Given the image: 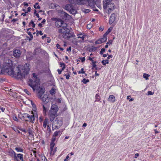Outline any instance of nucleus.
<instances>
[{
	"instance_id": "nucleus-60",
	"label": "nucleus",
	"mask_w": 161,
	"mask_h": 161,
	"mask_svg": "<svg viewBox=\"0 0 161 161\" xmlns=\"http://www.w3.org/2000/svg\"><path fill=\"white\" fill-rule=\"evenodd\" d=\"M13 119L15 121H18V119L16 116H14Z\"/></svg>"
},
{
	"instance_id": "nucleus-14",
	"label": "nucleus",
	"mask_w": 161,
	"mask_h": 161,
	"mask_svg": "<svg viewBox=\"0 0 161 161\" xmlns=\"http://www.w3.org/2000/svg\"><path fill=\"white\" fill-rule=\"evenodd\" d=\"M41 100L44 103V104L47 103L48 101V97L46 95H44L43 97H41Z\"/></svg>"
},
{
	"instance_id": "nucleus-45",
	"label": "nucleus",
	"mask_w": 161,
	"mask_h": 161,
	"mask_svg": "<svg viewBox=\"0 0 161 161\" xmlns=\"http://www.w3.org/2000/svg\"><path fill=\"white\" fill-rule=\"evenodd\" d=\"M55 145V144L54 143H53L51 142L50 144V148H54V147Z\"/></svg>"
},
{
	"instance_id": "nucleus-27",
	"label": "nucleus",
	"mask_w": 161,
	"mask_h": 161,
	"mask_svg": "<svg viewBox=\"0 0 161 161\" xmlns=\"http://www.w3.org/2000/svg\"><path fill=\"white\" fill-rule=\"evenodd\" d=\"M15 150L17 152H23V149L22 148L20 147H16L15 148Z\"/></svg>"
},
{
	"instance_id": "nucleus-12",
	"label": "nucleus",
	"mask_w": 161,
	"mask_h": 161,
	"mask_svg": "<svg viewBox=\"0 0 161 161\" xmlns=\"http://www.w3.org/2000/svg\"><path fill=\"white\" fill-rule=\"evenodd\" d=\"M56 116L57 114L50 112H49V117L50 120L51 121H53Z\"/></svg>"
},
{
	"instance_id": "nucleus-6",
	"label": "nucleus",
	"mask_w": 161,
	"mask_h": 161,
	"mask_svg": "<svg viewBox=\"0 0 161 161\" xmlns=\"http://www.w3.org/2000/svg\"><path fill=\"white\" fill-rule=\"evenodd\" d=\"M21 53V51L19 49H14L13 51V55L16 58H19Z\"/></svg>"
},
{
	"instance_id": "nucleus-63",
	"label": "nucleus",
	"mask_w": 161,
	"mask_h": 161,
	"mask_svg": "<svg viewBox=\"0 0 161 161\" xmlns=\"http://www.w3.org/2000/svg\"><path fill=\"white\" fill-rule=\"evenodd\" d=\"M85 60V58L83 57L81 58V61L82 62H84Z\"/></svg>"
},
{
	"instance_id": "nucleus-7",
	"label": "nucleus",
	"mask_w": 161,
	"mask_h": 161,
	"mask_svg": "<svg viewBox=\"0 0 161 161\" xmlns=\"http://www.w3.org/2000/svg\"><path fill=\"white\" fill-rule=\"evenodd\" d=\"M7 153H8V155L11 157H14V158H15V159L16 158L17 153L12 149L10 148V149L7 151Z\"/></svg>"
},
{
	"instance_id": "nucleus-40",
	"label": "nucleus",
	"mask_w": 161,
	"mask_h": 161,
	"mask_svg": "<svg viewBox=\"0 0 161 161\" xmlns=\"http://www.w3.org/2000/svg\"><path fill=\"white\" fill-rule=\"evenodd\" d=\"M56 47L58 49H60L61 51L64 50L63 48L61 47L60 45L58 44H57Z\"/></svg>"
},
{
	"instance_id": "nucleus-32",
	"label": "nucleus",
	"mask_w": 161,
	"mask_h": 161,
	"mask_svg": "<svg viewBox=\"0 0 161 161\" xmlns=\"http://www.w3.org/2000/svg\"><path fill=\"white\" fill-rule=\"evenodd\" d=\"M29 26H31L33 28H35L36 25L33 20H31L29 24Z\"/></svg>"
},
{
	"instance_id": "nucleus-62",
	"label": "nucleus",
	"mask_w": 161,
	"mask_h": 161,
	"mask_svg": "<svg viewBox=\"0 0 161 161\" xmlns=\"http://www.w3.org/2000/svg\"><path fill=\"white\" fill-rule=\"evenodd\" d=\"M18 20V19L14 18V19H13L11 20V22H15L16 21H17Z\"/></svg>"
},
{
	"instance_id": "nucleus-30",
	"label": "nucleus",
	"mask_w": 161,
	"mask_h": 161,
	"mask_svg": "<svg viewBox=\"0 0 161 161\" xmlns=\"http://www.w3.org/2000/svg\"><path fill=\"white\" fill-rule=\"evenodd\" d=\"M78 74H84L86 75H87V74L85 73V71H84V69L83 68H81L80 71H78Z\"/></svg>"
},
{
	"instance_id": "nucleus-29",
	"label": "nucleus",
	"mask_w": 161,
	"mask_h": 161,
	"mask_svg": "<svg viewBox=\"0 0 161 161\" xmlns=\"http://www.w3.org/2000/svg\"><path fill=\"white\" fill-rule=\"evenodd\" d=\"M56 90L54 88L52 87L51 89L49 91V92L51 94L53 95L55 94V92Z\"/></svg>"
},
{
	"instance_id": "nucleus-54",
	"label": "nucleus",
	"mask_w": 161,
	"mask_h": 161,
	"mask_svg": "<svg viewBox=\"0 0 161 161\" xmlns=\"http://www.w3.org/2000/svg\"><path fill=\"white\" fill-rule=\"evenodd\" d=\"M32 151L33 152V153H34V155L35 157L36 158L37 157H36V151L34 150H32Z\"/></svg>"
},
{
	"instance_id": "nucleus-2",
	"label": "nucleus",
	"mask_w": 161,
	"mask_h": 161,
	"mask_svg": "<svg viewBox=\"0 0 161 161\" xmlns=\"http://www.w3.org/2000/svg\"><path fill=\"white\" fill-rule=\"evenodd\" d=\"M63 124V121L61 117H57L55 120L54 123L52 125V129L54 130L58 128Z\"/></svg>"
},
{
	"instance_id": "nucleus-31",
	"label": "nucleus",
	"mask_w": 161,
	"mask_h": 161,
	"mask_svg": "<svg viewBox=\"0 0 161 161\" xmlns=\"http://www.w3.org/2000/svg\"><path fill=\"white\" fill-rule=\"evenodd\" d=\"M102 63L103 65H105L106 64H108L109 63V60L108 59L103 60L102 61Z\"/></svg>"
},
{
	"instance_id": "nucleus-51",
	"label": "nucleus",
	"mask_w": 161,
	"mask_h": 161,
	"mask_svg": "<svg viewBox=\"0 0 161 161\" xmlns=\"http://www.w3.org/2000/svg\"><path fill=\"white\" fill-rule=\"evenodd\" d=\"M54 149V148H52V149H51V148H50V153L51 155L52 156V153H53V151Z\"/></svg>"
},
{
	"instance_id": "nucleus-16",
	"label": "nucleus",
	"mask_w": 161,
	"mask_h": 161,
	"mask_svg": "<svg viewBox=\"0 0 161 161\" xmlns=\"http://www.w3.org/2000/svg\"><path fill=\"white\" fill-rule=\"evenodd\" d=\"M49 122L48 119L46 118L43 122V126L44 128H46L48 125Z\"/></svg>"
},
{
	"instance_id": "nucleus-4",
	"label": "nucleus",
	"mask_w": 161,
	"mask_h": 161,
	"mask_svg": "<svg viewBox=\"0 0 161 161\" xmlns=\"http://www.w3.org/2000/svg\"><path fill=\"white\" fill-rule=\"evenodd\" d=\"M32 115H29V114L27 113L24 114V116L25 117V118H27L28 119V120H26L25 119V121H29L30 122L34 123L35 122V114H34V113L32 112Z\"/></svg>"
},
{
	"instance_id": "nucleus-55",
	"label": "nucleus",
	"mask_w": 161,
	"mask_h": 161,
	"mask_svg": "<svg viewBox=\"0 0 161 161\" xmlns=\"http://www.w3.org/2000/svg\"><path fill=\"white\" fill-rule=\"evenodd\" d=\"M55 140H56V138L55 137H53L52 138L51 142H53V143H54V142L55 141Z\"/></svg>"
},
{
	"instance_id": "nucleus-58",
	"label": "nucleus",
	"mask_w": 161,
	"mask_h": 161,
	"mask_svg": "<svg viewBox=\"0 0 161 161\" xmlns=\"http://www.w3.org/2000/svg\"><path fill=\"white\" fill-rule=\"evenodd\" d=\"M31 10V8L30 7H29L27 8V10L26 11V13H28L29 12H30Z\"/></svg>"
},
{
	"instance_id": "nucleus-21",
	"label": "nucleus",
	"mask_w": 161,
	"mask_h": 161,
	"mask_svg": "<svg viewBox=\"0 0 161 161\" xmlns=\"http://www.w3.org/2000/svg\"><path fill=\"white\" fill-rule=\"evenodd\" d=\"M33 108H32L33 110L31 111V113L32 114V112L34 113V114H35V116H37V112L36 111L37 109L36 106L34 107V106L33 105Z\"/></svg>"
},
{
	"instance_id": "nucleus-52",
	"label": "nucleus",
	"mask_w": 161,
	"mask_h": 161,
	"mask_svg": "<svg viewBox=\"0 0 161 161\" xmlns=\"http://www.w3.org/2000/svg\"><path fill=\"white\" fill-rule=\"evenodd\" d=\"M57 147H56L54 148L53 151V153H52V156H53L55 154V153L57 151Z\"/></svg>"
},
{
	"instance_id": "nucleus-41",
	"label": "nucleus",
	"mask_w": 161,
	"mask_h": 161,
	"mask_svg": "<svg viewBox=\"0 0 161 161\" xmlns=\"http://www.w3.org/2000/svg\"><path fill=\"white\" fill-rule=\"evenodd\" d=\"M18 129H19V130L21 131H22L25 133H26L27 131L25 129H22L21 127H18Z\"/></svg>"
},
{
	"instance_id": "nucleus-33",
	"label": "nucleus",
	"mask_w": 161,
	"mask_h": 161,
	"mask_svg": "<svg viewBox=\"0 0 161 161\" xmlns=\"http://www.w3.org/2000/svg\"><path fill=\"white\" fill-rule=\"evenodd\" d=\"M60 67L62 68V70H64L65 68V64L64 63H60Z\"/></svg>"
},
{
	"instance_id": "nucleus-42",
	"label": "nucleus",
	"mask_w": 161,
	"mask_h": 161,
	"mask_svg": "<svg viewBox=\"0 0 161 161\" xmlns=\"http://www.w3.org/2000/svg\"><path fill=\"white\" fill-rule=\"evenodd\" d=\"M36 35L37 36H38L39 34L40 35H43V33H42L41 31H39L38 30H36Z\"/></svg>"
},
{
	"instance_id": "nucleus-23",
	"label": "nucleus",
	"mask_w": 161,
	"mask_h": 161,
	"mask_svg": "<svg viewBox=\"0 0 161 161\" xmlns=\"http://www.w3.org/2000/svg\"><path fill=\"white\" fill-rule=\"evenodd\" d=\"M95 97L96 99L95 102H99L101 99L100 97L99 96V94L98 93L96 94Z\"/></svg>"
},
{
	"instance_id": "nucleus-8",
	"label": "nucleus",
	"mask_w": 161,
	"mask_h": 161,
	"mask_svg": "<svg viewBox=\"0 0 161 161\" xmlns=\"http://www.w3.org/2000/svg\"><path fill=\"white\" fill-rule=\"evenodd\" d=\"M58 110V106L56 104H53L51 107V110L50 112L57 114Z\"/></svg>"
},
{
	"instance_id": "nucleus-39",
	"label": "nucleus",
	"mask_w": 161,
	"mask_h": 161,
	"mask_svg": "<svg viewBox=\"0 0 161 161\" xmlns=\"http://www.w3.org/2000/svg\"><path fill=\"white\" fill-rule=\"evenodd\" d=\"M42 161H47L46 157L44 155H42L41 157Z\"/></svg>"
},
{
	"instance_id": "nucleus-22",
	"label": "nucleus",
	"mask_w": 161,
	"mask_h": 161,
	"mask_svg": "<svg viewBox=\"0 0 161 161\" xmlns=\"http://www.w3.org/2000/svg\"><path fill=\"white\" fill-rule=\"evenodd\" d=\"M69 12L71 14H74L76 13L77 11L75 8H74L73 7V6L71 8V9H70Z\"/></svg>"
},
{
	"instance_id": "nucleus-26",
	"label": "nucleus",
	"mask_w": 161,
	"mask_h": 161,
	"mask_svg": "<svg viewBox=\"0 0 161 161\" xmlns=\"http://www.w3.org/2000/svg\"><path fill=\"white\" fill-rule=\"evenodd\" d=\"M24 114H21V113L19 114H18V117L21 120H25V117L24 116Z\"/></svg>"
},
{
	"instance_id": "nucleus-24",
	"label": "nucleus",
	"mask_w": 161,
	"mask_h": 161,
	"mask_svg": "<svg viewBox=\"0 0 161 161\" xmlns=\"http://www.w3.org/2000/svg\"><path fill=\"white\" fill-rule=\"evenodd\" d=\"M61 135V133L60 131H56L54 132L53 136V137H55L58 136V135H59V136H60Z\"/></svg>"
},
{
	"instance_id": "nucleus-48",
	"label": "nucleus",
	"mask_w": 161,
	"mask_h": 161,
	"mask_svg": "<svg viewBox=\"0 0 161 161\" xmlns=\"http://www.w3.org/2000/svg\"><path fill=\"white\" fill-rule=\"evenodd\" d=\"M105 51V49L104 48H103L101 49V51H100V54L101 55H102L103 54V52H104Z\"/></svg>"
},
{
	"instance_id": "nucleus-53",
	"label": "nucleus",
	"mask_w": 161,
	"mask_h": 161,
	"mask_svg": "<svg viewBox=\"0 0 161 161\" xmlns=\"http://www.w3.org/2000/svg\"><path fill=\"white\" fill-rule=\"evenodd\" d=\"M24 92L28 95H30L31 94V93H30V92L29 91H28V90L26 89H25Z\"/></svg>"
},
{
	"instance_id": "nucleus-5",
	"label": "nucleus",
	"mask_w": 161,
	"mask_h": 161,
	"mask_svg": "<svg viewBox=\"0 0 161 161\" xmlns=\"http://www.w3.org/2000/svg\"><path fill=\"white\" fill-rule=\"evenodd\" d=\"M107 4L106 6L103 5V7L104 9H106L108 8V13L109 14L114 9V4L113 3H110Z\"/></svg>"
},
{
	"instance_id": "nucleus-44",
	"label": "nucleus",
	"mask_w": 161,
	"mask_h": 161,
	"mask_svg": "<svg viewBox=\"0 0 161 161\" xmlns=\"http://www.w3.org/2000/svg\"><path fill=\"white\" fill-rule=\"evenodd\" d=\"M102 43V42L100 39H99L98 40L96 41L95 42V43L96 44H100Z\"/></svg>"
},
{
	"instance_id": "nucleus-49",
	"label": "nucleus",
	"mask_w": 161,
	"mask_h": 161,
	"mask_svg": "<svg viewBox=\"0 0 161 161\" xmlns=\"http://www.w3.org/2000/svg\"><path fill=\"white\" fill-rule=\"evenodd\" d=\"M92 69H93L94 68H95L96 70H97V65L96 64H92Z\"/></svg>"
},
{
	"instance_id": "nucleus-36",
	"label": "nucleus",
	"mask_w": 161,
	"mask_h": 161,
	"mask_svg": "<svg viewBox=\"0 0 161 161\" xmlns=\"http://www.w3.org/2000/svg\"><path fill=\"white\" fill-rule=\"evenodd\" d=\"M97 50V47H95L93 46H92L90 49V51H95Z\"/></svg>"
},
{
	"instance_id": "nucleus-56",
	"label": "nucleus",
	"mask_w": 161,
	"mask_h": 161,
	"mask_svg": "<svg viewBox=\"0 0 161 161\" xmlns=\"http://www.w3.org/2000/svg\"><path fill=\"white\" fill-rule=\"evenodd\" d=\"M67 51L68 52H71V47H69L67 49Z\"/></svg>"
},
{
	"instance_id": "nucleus-13",
	"label": "nucleus",
	"mask_w": 161,
	"mask_h": 161,
	"mask_svg": "<svg viewBox=\"0 0 161 161\" xmlns=\"http://www.w3.org/2000/svg\"><path fill=\"white\" fill-rule=\"evenodd\" d=\"M77 36H78L77 37L78 39L81 38L83 41H84L85 38V36H86L84 33L82 34L81 32L77 34Z\"/></svg>"
},
{
	"instance_id": "nucleus-1",
	"label": "nucleus",
	"mask_w": 161,
	"mask_h": 161,
	"mask_svg": "<svg viewBox=\"0 0 161 161\" xmlns=\"http://www.w3.org/2000/svg\"><path fill=\"white\" fill-rule=\"evenodd\" d=\"M55 25L57 28L62 27L58 30V32L63 34V36L65 39H68L70 38L72 36L70 33V30L67 27V24L60 19H55Z\"/></svg>"
},
{
	"instance_id": "nucleus-50",
	"label": "nucleus",
	"mask_w": 161,
	"mask_h": 161,
	"mask_svg": "<svg viewBox=\"0 0 161 161\" xmlns=\"http://www.w3.org/2000/svg\"><path fill=\"white\" fill-rule=\"evenodd\" d=\"M39 120L40 122H42L43 120V117L42 116L40 117L39 118Z\"/></svg>"
},
{
	"instance_id": "nucleus-20",
	"label": "nucleus",
	"mask_w": 161,
	"mask_h": 161,
	"mask_svg": "<svg viewBox=\"0 0 161 161\" xmlns=\"http://www.w3.org/2000/svg\"><path fill=\"white\" fill-rule=\"evenodd\" d=\"M73 6L71 4H67L65 6V9L66 10L69 11L70 9H71V8Z\"/></svg>"
},
{
	"instance_id": "nucleus-59",
	"label": "nucleus",
	"mask_w": 161,
	"mask_h": 161,
	"mask_svg": "<svg viewBox=\"0 0 161 161\" xmlns=\"http://www.w3.org/2000/svg\"><path fill=\"white\" fill-rule=\"evenodd\" d=\"M107 55H108V57H107V58L108 59H109L110 58H112L113 57V56L111 54L108 55V54H107Z\"/></svg>"
},
{
	"instance_id": "nucleus-35",
	"label": "nucleus",
	"mask_w": 161,
	"mask_h": 161,
	"mask_svg": "<svg viewBox=\"0 0 161 161\" xmlns=\"http://www.w3.org/2000/svg\"><path fill=\"white\" fill-rule=\"evenodd\" d=\"M82 82L84 84H86L87 83L89 82V80L88 79H86V78H83V80H82Z\"/></svg>"
},
{
	"instance_id": "nucleus-9",
	"label": "nucleus",
	"mask_w": 161,
	"mask_h": 161,
	"mask_svg": "<svg viewBox=\"0 0 161 161\" xmlns=\"http://www.w3.org/2000/svg\"><path fill=\"white\" fill-rule=\"evenodd\" d=\"M44 92L45 89L42 87H39L38 89L37 93L38 97L39 98H41Z\"/></svg>"
},
{
	"instance_id": "nucleus-43",
	"label": "nucleus",
	"mask_w": 161,
	"mask_h": 161,
	"mask_svg": "<svg viewBox=\"0 0 161 161\" xmlns=\"http://www.w3.org/2000/svg\"><path fill=\"white\" fill-rule=\"evenodd\" d=\"M34 7L35 9H40V7L39 5H38V3H36V5H34Z\"/></svg>"
},
{
	"instance_id": "nucleus-38",
	"label": "nucleus",
	"mask_w": 161,
	"mask_h": 161,
	"mask_svg": "<svg viewBox=\"0 0 161 161\" xmlns=\"http://www.w3.org/2000/svg\"><path fill=\"white\" fill-rule=\"evenodd\" d=\"M12 129L14 131H15L16 132H17L18 133H20V132L15 127H12Z\"/></svg>"
},
{
	"instance_id": "nucleus-11",
	"label": "nucleus",
	"mask_w": 161,
	"mask_h": 161,
	"mask_svg": "<svg viewBox=\"0 0 161 161\" xmlns=\"http://www.w3.org/2000/svg\"><path fill=\"white\" fill-rule=\"evenodd\" d=\"M116 15L114 13L112 14L111 15L109 20V23L110 24H112L116 19Z\"/></svg>"
},
{
	"instance_id": "nucleus-17",
	"label": "nucleus",
	"mask_w": 161,
	"mask_h": 161,
	"mask_svg": "<svg viewBox=\"0 0 161 161\" xmlns=\"http://www.w3.org/2000/svg\"><path fill=\"white\" fill-rule=\"evenodd\" d=\"M27 32H31V34L35 35L36 34V32L35 31V29L33 28H29L27 29Z\"/></svg>"
},
{
	"instance_id": "nucleus-37",
	"label": "nucleus",
	"mask_w": 161,
	"mask_h": 161,
	"mask_svg": "<svg viewBox=\"0 0 161 161\" xmlns=\"http://www.w3.org/2000/svg\"><path fill=\"white\" fill-rule=\"evenodd\" d=\"M28 35L30 36V38H29L28 40L29 41H31L32 40L33 38V36L32 34H31V32H27Z\"/></svg>"
},
{
	"instance_id": "nucleus-34",
	"label": "nucleus",
	"mask_w": 161,
	"mask_h": 161,
	"mask_svg": "<svg viewBox=\"0 0 161 161\" xmlns=\"http://www.w3.org/2000/svg\"><path fill=\"white\" fill-rule=\"evenodd\" d=\"M150 76V75L146 73H144L143 75V77L147 80L148 79V77Z\"/></svg>"
},
{
	"instance_id": "nucleus-64",
	"label": "nucleus",
	"mask_w": 161,
	"mask_h": 161,
	"mask_svg": "<svg viewBox=\"0 0 161 161\" xmlns=\"http://www.w3.org/2000/svg\"><path fill=\"white\" fill-rule=\"evenodd\" d=\"M62 70H62V69H58L57 70V71L58 72V73L59 74H60L61 73V72H62Z\"/></svg>"
},
{
	"instance_id": "nucleus-61",
	"label": "nucleus",
	"mask_w": 161,
	"mask_h": 161,
	"mask_svg": "<svg viewBox=\"0 0 161 161\" xmlns=\"http://www.w3.org/2000/svg\"><path fill=\"white\" fill-rule=\"evenodd\" d=\"M70 77V75L69 73H67V75L66 77V78L67 79H69Z\"/></svg>"
},
{
	"instance_id": "nucleus-3",
	"label": "nucleus",
	"mask_w": 161,
	"mask_h": 161,
	"mask_svg": "<svg viewBox=\"0 0 161 161\" xmlns=\"http://www.w3.org/2000/svg\"><path fill=\"white\" fill-rule=\"evenodd\" d=\"M29 79L28 83L29 85L32 88L34 91H35L36 89V87L38 86L39 80H35Z\"/></svg>"
},
{
	"instance_id": "nucleus-19",
	"label": "nucleus",
	"mask_w": 161,
	"mask_h": 161,
	"mask_svg": "<svg viewBox=\"0 0 161 161\" xmlns=\"http://www.w3.org/2000/svg\"><path fill=\"white\" fill-rule=\"evenodd\" d=\"M32 78L33 80H39L40 79L38 78V75L35 73H33L32 74Z\"/></svg>"
},
{
	"instance_id": "nucleus-47",
	"label": "nucleus",
	"mask_w": 161,
	"mask_h": 161,
	"mask_svg": "<svg viewBox=\"0 0 161 161\" xmlns=\"http://www.w3.org/2000/svg\"><path fill=\"white\" fill-rule=\"evenodd\" d=\"M111 31V30L110 29V28H109L108 30H107V31L105 33L104 35L107 36L110 32Z\"/></svg>"
},
{
	"instance_id": "nucleus-28",
	"label": "nucleus",
	"mask_w": 161,
	"mask_h": 161,
	"mask_svg": "<svg viewBox=\"0 0 161 161\" xmlns=\"http://www.w3.org/2000/svg\"><path fill=\"white\" fill-rule=\"evenodd\" d=\"M42 106L43 108V114L44 116H46V112L47 111V108L45 107L44 106V104H42Z\"/></svg>"
},
{
	"instance_id": "nucleus-25",
	"label": "nucleus",
	"mask_w": 161,
	"mask_h": 161,
	"mask_svg": "<svg viewBox=\"0 0 161 161\" xmlns=\"http://www.w3.org/2000/svg\"><path fill=\"white\" fill-rule=\"evenodd\" d=\"M102 43L105 42L107 40V36H105L104 34L102 38H100Z\"/></svg>"
},
{
	"instance_id": "nucleus-15",
	"label": "nucleus",
	"mask_w": 161,
	"mask_h": 161,
	"mask_svg": "<svg viewBox=\"0 0 161 161\" xmlns=\"http://www.w3.org/2000/svg\"><path fill=\"white\" fill-rule=\"evenodd\" d=\"M108 101L113 103H114L115 101V98L114 96L113 95H110L108 99Z\"/></svg>"
},
{
	"instance_id": "nucleus-46",
	"label": "nucleus",
	"mask_w": 161,
	"mask_h": 161,
	"mask_svg": "<svg viewBox=\"0 0 161 161\" xmlns=\"http://www.w3.org/2000/svg\"><path fill=\"white\" fill-rule=\"evenodd\" d=\"M27 131H28V133L30 135L32 134V130L31 129L30 127Z\"/></svg>"
},
{
	"instance_id": "nucleus-18",
	"label": "nucleus",
	"mask_w": 161,
	"mask_h": 161,
	"mask_svg": "<svg viewBox=\"0 0 161 161\" xmlns=\"http://www.w3.org/2000/svg\"><path fill=\"white\" fill-rule=\"evenodd\" d=\"M112 3V0H103V6L104 5L106 6L107 4Z\"/></svg>"
},
{
	"instance_id": "nucleus-10",
	"label": "nucleus",
	"mask_w": 161,
	"mask_h": 161,
	"mask_svg": "<svg viewBox=\"0 0 161 161\" xmlns=\"http://www.w3.org/2000/svg\"><path fill=\"white\" fill-rule=\"evenodd\" d=\"M23 154L21 153L17 154L16 155V158H14V160L15 161H19V158L21 161H24L23 159Z\"/></svg>"
},
{
	"instance_id": "nucleus-57",
	"label": "nucleus",
	"mask_w": 161,
	"mask_h": 161,
	"mask_svg": "<svg viewBox=\"0 0 161 161\" xmlns=\"http://www.w3.org/2000/svg\"><path fill=\"white\" fill-rule=\"evenodd\" d=\"M147 93L148 94V95H152L154 94V93L153 92H152L150 91H148Z\"/></svg>"
}]
</instances>
